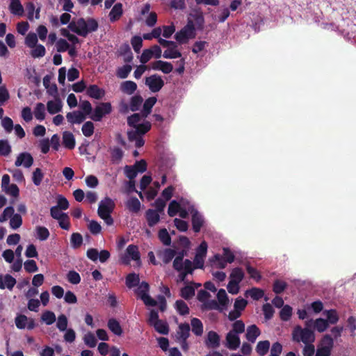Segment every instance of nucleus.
Instances as JSON below:
<instances>
[{"instance_id": "39", "label": "nucleus", "mask_w": 356, "mask_h": 356, "mask_svg": "<svg viewBox=\"0 0 356 356\" xmlns=\"http://www.w3.org/2000/svg\"><path fill=\"white\" fill-rule=\"evenodd\" d=\"M192 332L196 336H201L203 333V324L197 318H193L191 321Z\"/></svg>"}, {"instance_id": "4", "label": "nucleus", "mask_w": 356, "mask_h": 356, "mask_svg": "<svg viewBox=\"0 0 356 356\" xmlns=\"http://www.w3.org/2000/svg\"><path fill=\"white\" fill-rule=\"evenodd\" d=\"M196 32L193 21L188 19L187 24L175 33L174 38L177 43L184 44L188 43L190 40L195 38Z\"/></svg>"}, {"instance_id": "11", "label": "nucleus", "mask_w": 356, "mask_h": 356, "mask_svg": "<svg viewBox=\"0 0 356 356\" xmlns=\"http://www.w3.org/2000/svg\"><path fill=\"white\" fill-rule=\"evenodd\" d=\"M175 164V158L172 154L163 152L158 159V166L160 172H168Z\"/></svg>"}, {"instance_id": "57", "label": "nucleus", "mask_w": 356, "mask_h": 356, "mask_svg": "<svg viewBox=\"0 0 356 356\" xmlns=\"http://www.w3.org/2000/svg\"><path fill=\"white\" fill-rule=\"evenodd\" d=\"M211 262L215 263L216 264L217 268L220 269H224L227 266V261L222 258V257L219 254H216L211 259Z\"/></svg>"}, {"instance_id": "22", "label": "nucleus", "mask_w": 356, "mask_h": 356, "mask_svg": "<svg viewBox=\"0 0 356 356\" xmlns=\"http://www.w3.org/2000/svg\"><path fill=\"white\" fill-rule=\"evenodd\" d=\"M118 55L123 57L124 62L126 63H132L134 54L131 47L127 42L122 44L118 50Z\"/></svg>"}, {"instance_id": "10", "label": "nucleus", "mask_w": 356, "mask_h": 356, "mask_svg": "<svg viewBox=\"0 0 356 356\" xmlns=\"http://www.w3.org/2000/svg\"><path fill=\"white\" fill-rule=\"evenodd\" d=\"M154 200H188V196H179L177 195L176 188L173 185H169L161 193L159 197Z\"/></svg>"}, {"instance_id": "62", "label": "nucleus", "mask_w": 356, "mask_h": 356, "mask_svg": "<svg viewBox=\"0 0 356 356\" xmlns=\"http://www.w3.org/2000/svg\"><path fill=\"white\" fill-rule=\"evenodd\" d=\"M180 202H170L168 209V213L170 217H174L179 213L181 205Z\"/></svg>"}, {"instance_id": "45", "label": "nucleus", "mask_w": 356, "mask_h": 356, "mask_svg": "<svg viewBox=\"0 0 356 356\" xmlns=\"http://www.w3.org/2000/svg\"><path fill=\"white\" fill-rule=\"evenodd\" d=\"M143 36H140L138 35H134L131 39V44L133 49L137 54L140 52L141 48L143 47Z\"/></svg>"}, {"instance_id": "61", "label": "nucleus", "mask_w": 356, "mask_h": 356, "mask_svg": "<svg viewBox=\"0 0 356 356\" xmlns=\"http://www.w3.org/2000/svg\"><path fill=\"white\" fill-rule=\"evenodd\" d=\"M124 174L131 181H134L138 175L133 165H127L124 168Z\"/></svg>"}, {"instance_id": "33", "label": "nucleus", "mask_w": 356, "mask_h": 356, "mask_svg": "<svg viewBox=\"0 0 356 356\" xmlns=\"http://www.w3.org/2000/svg\"><path fill=\"white\" fill-rule=\"evenodd\" d=\"M124 155L122 149L118 146H114L111 149V161L113 164H119Z\"/></svg>"}, {"instance_id": "32", "label": "nucleus", "mask_w": 356, "mask_h": 356, "mask_svg": "<svg viewBox=\"0 0 356 356\" xmlns=\"http://www.w3.org/2000/svg\"><path fill=\"white\" fill-rule=\"evenodd\" d=\"M145 218L147 222V225L149 227H154L160 220V215L154 209H149L145 212Z\"/></svg>"}, {"instance_id": "59", "label": "nucleus", "mask_w": 356, "mask_h": 356, "mask_svg": "<svg viewBox=\"0 0 356 356\" xmlns=\"http://www.w3.org/2000/svg\"><path fill=\"white\" fill-rule=\"evenodd\" d=\"M37 237L40 241H45L49 236V232L45 227L38 226L36 227Z\"/></svg>"}, {"instance_id": "19", "label": "nucleus", "mask_w": 356, "mask_h": 356, "mask_svg": "<svg viewBox=\"0 0 356 356\" xmlns=\"http://www.w3.org/2000/svg\"><path fill=\"white\" fill-rule=\"evenodd\" d=\"M225 341V346L232 350H236L238 348H239L241 344V339L239 336L231 332L227 333Z\"/></svg>"}, {"instance_id": "42", "label": "nucleus", "mask_w": 356, "mask_h": 356, "mask_svg": "<svg viewBox=\"0 0 356 356\" xmlns=\"http://www.w3.org/2000/svg\"><path fill=\"white\" fill-rule=\"evenodd\" d=\"M140 278L139 275L132 273L127 275L126 277V286L129 289H132L139 284Z\"/></svg>"}, {"instance_id": "52", "label": "nucleus", "mask_w": 356, "mask_h": 356, "mask_svg": "<svg viewBox=\"0 0 356 356\" xmlns=\"http://www.w3.org/2000/svg\"><path fill=\"white\" fill-rule=\"evenodd\" d=\"M286 282L280 280H276L273 285V291L276 294H280L286 289Z\"/></svg>"}, {"instance_id": "43", "label": "nucleus", "mask_w": 356, "mask_h": 356, "mask_svg": "<svg viewBox=\"0 0 356 356\" xmlns=\"http://www.w3.org/2000/svg\"><path fill=\"white\" fill-rule=\"evenodd\" d=\"M229 277L231 281H235L239 284L244 278V273L241 268L236 267L232 269Z\"/></svg>"}, {"instance_id": "48", "label": "nucleus", "mask_w": 356, "mask_h": 356, "mask_svg": "<svg viewBox=\"0 0 356 356\" xmlns=\"http://www.w3.org/2000/svg\"><path fill=\"white\" fill-rule=\"evenodd\" d=\"M161 27L156 26L150 32L143 34V38L146 40H151L153 38L157 39L161 35Z\"/></svg>"}, {"instance_id": "13", "label": "nucleus", "mask_w": 356, "mask_h": 356, "mask_svg": "<svg viewBox=\"0 0 356 356\" xmlns=\"http://www.w3.org/2000/svg\"><path fill=\"white\" fill-rule=\"evenodd\" d=\"M189 211L192 216L191 222L193 230L194 232L198 233L200 232L201 228L204 225V218L194 206L189 207Z\"/></svg>"}, {"instance_id": "58", "label": "nucleus", "mask_w": 356, "mask_h": 356, "mask_svg": "<svg viewBox=\"0 0 356 356\" xmlns=\"http://www.w3.org/2000/svg\"><path fill=\"white\" fill-rule=\"evenodd\" d=\"M71 246L73 248H79L83 243V237L79 233H73L70 238Z\"/></svg>"}, {"instance_id": "5", "label": "nucleus", "mask_w": 356, "mask_h": 356, "mask_svg": "<svg viewBox=\"0 0 356 356\" xmlns=\"http://www.w3.org/2000/svg\"><path fill=\"white\" fill-rule=\"evenodd\" d=\"M143 103V98L140 94L136 93L129 98V102L127 103L122 100L119 105V112L122 114H127L130 111L133 112L139 111L142 108Z\"/></svg>"}, {"instance_id": "29", "label": "nucleus", "mask_w": 356, "mask_h": 356, "mask_svg": "<svg viewBox=\"0 0 356 356\" xmlns=\"http://www.w3.org/2000/svg\"><path fill=\"white\" fill-rule=\"evenodd\" d=\"M106 95L105 90L97 85L90 84V99L93 101H103Z\"/></svg>"}, {"instance_id": "47", "label": "nucleus", "mask_w": 356, "mask_h": 356, "mask_svg": "<svg viewBox=\"0 0 356 356\" xmlns=\"http://www.w3.org/2000/svg\"><path fill=\"white\" fill-rule=\"evenodd\" d=\"M153 327L155 330L161 334H168L169 332V326L166 322H164L161 320L158 321L154 323Z\"/></svg>"}, {"instance_id": "9", "label": "nucleus", "mask_w": 356, "mask_h": 356, "mask_svg": "<svg viewBox=\"0 0 356 356\" xmlns=\"http://www.w3.org/2000/svg\"><path fill=\"white\" fill-rule=\"evenodd\" d=\"M181 104V97L171 96L166 106L164 107V114L165 120L168 122H172L175 115L177 111L179 108Z\"/></svg>"}, {"instance_id": "30", "label": "nucleus", "mask_w": 356, "mask_h": 356, "mask_svg": "<svg viewBox=\"0 0 356 356\" xmlns=\"http://www.w3.org/2000/svg\"><path fill=\"white\" fill-rule=\"evenodd\" d=\"M132 70V63H129L120 66L116 70V76L120 79H127Z\"/></svg>"}, {"instance_id": "20", "label": "nucleus", "mask_w": 356, "mask_h": 356, "mask_svg": "<svg viewBox=\"0 0 356 356\" xmlns=\"http://www.w3.org/2000/svg\"><path fill=\"white\" fill-rule=\"evenodd\" d=\"M110 257L111 254L106 250H102L99 252L97 249L90 248V260L92 261L99 260L101 263H104Z\"/></svg>"}, {"instance_id": "8", "label": "nucleus", "mask_w": 356, "mask_h": 356, "mask_svg": "<svg viewBox=\"0 0 356 356\" xmlns=\"http://www.w3.org/2000/svg\"><path fill=\"white\" fill-rule=\"evenodd\" d=\"M115 207L114 202H100L98 207V215L104 220L106 225H111L113 223V219L111 216Z\"/></svg>"}, {"instance_id": "35", "label": "nucleus", "mask_w": 356, "mask_h": 356, "mask_svg": "<svg viewBox=\"0 0 356 356\" xmlns=\"http://www.w3.org/2000/svg\"><path fill=\"white\" fill-rule=\"evenodd\" d=\"M63 145L68 149H73L75 147V139L74 135L70 131L63 133Z\"/></svg>"}, {"instance_id": "14", "label": "nucleus", "mask_w": 356, "mask_h": 356, "mask_svg": "<svg viewBox=\"0 0 356 356\" xmlns=\"http://www.w3.org/2000/svg\"><path fill=\"white\" fill-rule=\"evenodd\" d=\"M151 69L168 74L173 71L174 67L170 62L159 59L151 63Z\"/></svg>"}, {"instance_id": "16", "label": "nucleus", "mask_w": 356, "mask_h": 356, "mask_svg": "<svg viewBox=\"0 0 356 356\" xmlns=\"http://www.w3.org/2000/svg\"><path fill=\"white\" fill-rule=\"evenodd\" d=\"M126 256L122 257V262L124 264H129V258L132 260L138 261H140V254L138 250V248L135 245H129L126 250Z\"/></svg>"}, {"instance_id": "28", "label": "nucleus", "mask_w": 356, "mask_h": 356, "mask_svg": "<svg viewBox=\"0 0 356 356\" xmlns=\"http://www.w3.org/2000/svg\"><path fill=\"white\" fill-rule=\"evenodd\" d=\"M190 325L187 323L179 325L175 337L176 340L188 339L190 336Z\"/></svg>"}, {"instance_id": "21", "label": "nucleus", "mask_w": 356, "mask_h": 356, "mask_svg": "<svg viewBox=\"0 0 356 356\" xmlns=\"http://www.w3.org/2000/svg\"><path fill=\"white\" fill-rule=\"evenodd\" d=\"M161 184L159 181H153L152 184L144 191V199L146 200H154L158 197Z\"/></svg>"}, {"instance_id": "60", "label": "nucleus", "mask_w": 356, "mask_h": 356, "mask_svg": "<svg viewBox=\"0 0 356 356\" xmlns=\"http://www.w3.org/2000/svg\"><path fill=\"white\" fill-rule=\"evenodd\" d=\"M207 46H208L207 42L204 40H197L194 42L191 51L193 54H198L204 51Z\"/></svg>"}, {"instance_id": "2", "label": "nucleus", "mask_w": 356, "mask_h": 356, "mask_svg": "<svg viewBox=\"0 0 356 356\" xmlns=\"http://www.w3.org/2000/svg\"><path fill=\"white\" fill-rule=\"evenodd\" d=\"M157 102V97L155 96L149 97L143 99L142 108L138 113H134L129 115V123L134 124L138 119L140 121H148L147 118L152 113L154 106Z\"/></svg>"}, {"instance_id": "12", "label": "nucleus", "mask_w": 356, "mask_h": 356, "mask_svg": "<svg viewBox=\"0 0 356 356\" xmlns=\"http://www.w3.org/2000/svg\"><path fill=\"white\" fill-rule=\"evenodd\" d=\"M188 16L194 19L196 31H202L204 28L205 19L202 9L199 7H195L192 9L191 13Z\"/></svg>"}, {"instance_id": "51", "label": "nucleus", "mask_w": 356, "mask_h": 356, "mask_svg": "<svg viewBox=\"0 0 356 356\" xmlns=\"http://www.w3.org/2000/svg\"><path fill=\"white\" fill-rule=\"evenodd\" d=\"M292 315V307L288 305H284L280 312V317L283 321H288Z\"/></svg>"}, {"instance_id": "15", "label": "nucleus", "mask_w": 356, "mask_h": 356, "mask_svg": "<svg viewBox=\"0 0 356 356\" xmlns=\"http://www.w3.org/2000/svg\"><path fill=\"white\" fill-rule=\"evenodd\" d=\"M204 344L208 348H218L220 346V335L215 331H209L204 339Z\"/></svg>"}, {"instance_id": "1", "label": "nucleus", "mask_w": 356, "mask_h": 356, "mask_svg": "<svg viewBox=\"0 0 356 356\" xmlns=\"http://www.w3.org/2000/svg\"><path fill=\"white\" fill-rule=\"evenodd\" d=\"M113 111V107L109 101H93L90 104V121L102 122Z\"/></svg>"}, {"instance_id": "50", "label": "nucleus", "mask_w": 356, "mask_h": 356, "mask_svg": "<svg viewBox=\"0 0 356 356\" xmlns=\"http://www.w3.org/2000/svg\"><path fill=\"white\" fill-rule=\"evenodd\" d=\"M246 294H248L253 300H259L264 297V291L261 289L253 287L248 290Z\"/></svg>"}, {"instance_id": "24", "label": "nucleus", "mask_w": 356, "mask_h": 356, "mask_svg": "<svg viewBox=\"0 0 356 356\" xmlns=\"http://www.w3.org/2000/svg\"><path fill=\"white\" fill-rule=\"evenodd\" d=\"M124 14L123 5L118 2L113 5L108 14L109 21L114 23L118 21Z\"/></svg>"}, {"instance_id": "64", "label": "nucleus", "mask_w": 356, "mask_h": 356, "mask_svg": "<svg viewBox=\"0 0 356 356\" xmlns=\"http://www.w3.org/2000/svg\"><path fill=\"white\" fill-rule=\"evenodd\" d=\"M41 318L48 325L53 324L56 321V316L53 312L45 311L41 316Z\"/></svg>"}, {"instance_id": "38", "label": "nucleus", "mask_w": 356, "mask_h": 356, "mask_svg": "<svg viewBox=\"0 0 356 356\" xmlns=\"http://www.w3.org/2000/svg\"><path fill=\"white\" fill-rule=\"evenodd\" d=\"M108 327L117 336H120L123 332L120 323L115 318H111L108 320Z\"/></svg>"}, {"instance_id": "27", "label": "nucleus", "mask_w": 356, "mask_h": 356, "mask_svg": "<svg viewBox=\"0 0 356 356\" xmlns=\"http://www.w3.org/2000/svg\"><path fill=\"white\" fill-rule=\"evenodd\" d=\"M16 280L12 275L6 274L5 275H0V289H5L7 288L12 290L16 284Z\"/></svg>"}, {"instance_id": "6", "label": "nucleus", "mask_w": 356, "mask_h": 356, "mask_svg": "<svg viewBox=\"0 0 356 356\" xmlns=\"http://www.w3.org/2000/svg\"><path fill=\"white\" fill-rule=\"evenodd\" d=\"M292 339L296 342L302 341L305 344L313 343L315 341V335L309 328H302L300 325L294 327L292 332Z\"/></svg>"}, {"instance_id": "53", "label": "nucleus", "mask_w": 356, "mask_h": 356, "mask_svg": "<svg viewBox=\"0 0 356 356\" xmlns=\"http://www.w3.org/2000/svg\"><path fill=\"white\" fill-rule=\"evenodd\" d=\"M47 111L50 114H56L61 111L62 106L60 102L49 101L47 104Z\"/></svg>"}, {"instance_id": "7", "label": "nucleus", "mask_w": 356, "mask_h": 356, "mask_svg": "<svg viewBox=\"0 0 356 356\" xmlns=\"http://www.w3.org/2000/svg\"><path fill=\"white\" fill-rule=\"evenodd\" d=\"M143 83L152 93L160 92L165 85L163 76L159 74H153L145 76Z\"/></svg>"}, {"instance_id": "63", "label": "nucleus", "mask_w": 356, "mask_h": 356, "mask_svg": "<svg viewBox=\"0 0 356 356\" xmlns=\"http://www.w3.org/2000/svg\"><path fill=\"white\" fill-rule=\"evenodd\" d=\"M25 44L30 48H33L38 44V37L35 33H29L25 38Z\"/></svg>"}, {"instance_id": "17", "label": "nucleus", "mask_w": 356, "mask_h": 356, "mask_svg": "<svg viewBox=\"0 0 356 356\" xmlns=\"http://www.w3.org/2000/svg\"><path fill=\"white\" fill-rule=\"evenodd\" d=\"M68 28L71 31L81 36H86L89 31L87 24L82 19L79 20L77 23L74 22H70Z\"/></svg>"}, {"instance_id": "49", "label": "nucleus", "mask_w": 356, "mask_h": 356, "mask_svg": "<svg viewBox=\"0 0 356 356\" xmlns=\"http://www.w3.org/2000/svg\"><path fill=\"white\" fill-rule=\"evenodd\" d=\"M34 115L35 118L40 121H42L44 119L45 106L44 104L40 102L36 104V106L34 109Z\"/></svg>"}, {"instance_id": "25", "label": "nucleus", "mask_w": 356, "mask_h": 356, "mask_svg": "<svg viewBox=\"0 0 356 356\" xmlns=\"http://www.w3.org/2000/svg\"><path fill=\"white\" fill-rule=\"evenodd\" d=\"M138 86L134 81L127 80L120 83V90L124 94L133 95L136 94Z\"/></svg>"}, {"instance_id": "55", "label": "nucleus", "mask_w": 356, "mask_h": 356, "mask_svg": "<svg viewBox=\"0 0 356 356\" xmlns=\"http://www.w3.org/2000/svg\"><path fill=\"white\" fill-rule=\"evenodd\" d=\"M159 238L165 245H170L171 243V237L167 229L165 228L159 230Z\"/></svg>"}, {"instance_id": "3", "label": "nucleus", "mask_w": 356, "mask_h": 356, "mask_svg": "<svg viewBox=\"0 0 356 356\" xmlns=\"http://www.w3.org/2000/svg\"><path fill=\"white\" fill-rule=\"evenodd\" d=\"M127 125L132 128L131 130H128L127 133L128 140L130 142H134L139 137V135H145L152 127V124L149 121L142 122L138 119L134 124L129 123V116L127 117Z\"/></svg>"}, {"instance_id": "18", "label": "nucleus", "mask_w": 356, "mask_h": 356, "mask_svg": "<svg viewBox=\"0 0 356 356\" xmlns=\"http://www.w3.org/2000/svg\"><path fill=\"white\" fill-rule=\"evenodd\" d=\"M33 163V158L31 154L29 152L20 153L15 162V165L17 167L23 165L24 168H29Z\"/></svg>"}, {"instance_id": "54", "label": "nucleus", "mask_w": 356, "mask_h": 356, "mask_svg": "<svg viewBox=\"0 0 356 356\" xmlns=\"http://www.w3.org/2000/svg\"><path fill=\"white\" fill-rule=\"evenodd\" d=\"M229 332L237 335L243 333L245 332V323L241 320H236L232 324V328Z\"/></svg>"}, {"instance_id": "23", "label": "nucleus", "mask_w": 356, "mask_h": 356, "mask_svg": "<svg viewBox=\"0 0 356 356\" xmlns=\"http://www.w3.org/2000/svg\"><path fill=\"white\" fill-rule=\"evenodd\" d=\"M200 286V284L191 282V284L186 285L181 289L180 296L186 300L191 299L195 296V289Z\"/></svg>"}, {"instance_id": "31", "label": "nucleus", "mask_w": 356, "mask_h": 356, "mask_svg": "<svg viewBox=\"0 0 356 356\" xmlns=\"http://www.w3.org/2000/svg\"><path fill=\"white\" fill-rule=\"evenodd\" d=\"M261 334V331L256 325L248 327L245 334L246 339L250 343H254L257 338Z\"/></svg>"}, {"instance_id": "34", "label": "nucleus", "mask_w": 356, "mask_h": 356, "mask_svg": "<svg viewBox=\"0 0 356 356\" xmlns=\"http://www.w3.org/2000/svg\"><path fill=\"white\" fill-rule=\"evenodd\" d=\"M67 120L73 124H80L86 119V115L82 111H73L66 115Z\"/></svg>"}, {"instance_id": "40", "label": "nucleus", "mask_w": 356, "mask_h": 356, "mask_svg": "<svg viewBox=\"0 0 356 356\" xmlns=\"http://www.w3.org/2000/svg\"><path fill=\"white\" fill-rule=\"evenodd\" d=\"M177 312L181 316H186L189 314L190 309L187 304L182 300H177L175 304Z\"/></svg>"}, {"instance_id": "56", "label": "nucleus", "mask_w": 356, "mask_h": 356, "mask_svg": "<svg viewBox=\"0 0 356 356\" xmlns=\"http://www.w3.org/2000/svg\"><path fill=\"white\" fill-rule=\"evenodd\" d=\"M161 35L165 38H170L171 36L175 32V25H163L161 26Z\"/></svg>"}, {"instance_id": "44", "label": "nucleus", "mask_w": 356, "mask_h": 356, "mask_svg": "<svg viewBox=\"0 0 356 356\" xmlns=\"http://www.w3.org/2000/svg\"><path fill=\"white\" fill-rule=\"evenodd\" d=\"M123 191L124 193H126L127 195H130L134 193L139 192L137 189V186L136 184V181H127L124 182L123 185Z\"/></svg>"}, {"instance_id": "46", "label": "nucleus", "mask_w": 356, "mask_h": 356, "mask_svg": "<svg viewBox=\"0 0 356 356\" xmlns=\"http://www.w3.org/2000/svg\"><path fill=\"white\" fill-rule=\"evenodd\" d=\"M149 289V284L146 282H142L136 289L135 292L137 296L142 299L145 296L148 295Z\"/></svg>"}, {"instance_id": "26", "label": "nucleus", "mask_w": 356, "mask_h": 356, "mask_svg": "<svg viewBox=\"0 0 356 356\" xmlns=\"http://www.w3.org/2000/svg\"><path fill=\"white\" fill-rule=\"evenodd\" d=\"M152 178L150 175H145L140 179L138 188L140 189L138 194L141 200H144V191L152 184Z\"/></svg>"}, {"instance_id": "36", "label": "nucleus", "mask_w": 356, "mask_h": 356, "mask_svg": "<svg viewBox=\"0 0 356 356\" xmlns=\"http://www.w3.org/2000/svg\"><path fill=\"white\" fill-rule=\"evenodd\" d=\"M9 8L13 15L22 16L24 13V8L19 0H12Z\"/></svg>"}, {"instance_id": "41", "label": "nucleus", "mask_w": 356, "mask_h": 356, "mask_svg": "<svg viewBox=\"0 0 356 356\" xmlns=\"http://www.w3.org/2000/svg\"><path fill=\"white\" fill-rule=\"evenodd\" d=\"M270 342L268 340L260 341L256 346V352L259 356H264L269 350Z\"/></svg>"}, {"instance_id": "37", "label": "nucleus", "mask_w": 356, "mask_h": 356, "mask_svg": "<svg viewBox=\"0 0 356 356\" xmlns=\"http://www.w3.org/2000/svg\"><path fill=\"white\" fill-rule=\"evenodd\" d=\"M163 57L166 59L181 58V52L176 48H168L163 53Z\"/></svg>"}]
</instances>
